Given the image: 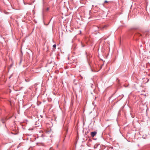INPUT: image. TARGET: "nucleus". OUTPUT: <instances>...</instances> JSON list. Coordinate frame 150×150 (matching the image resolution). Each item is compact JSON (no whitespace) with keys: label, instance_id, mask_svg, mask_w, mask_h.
Here are the masks:
<instances>
[{"label":"nucleus","instance_id":"obj_1","mask_svg":"<svg viewBox=\"0 0 150 150\" xmlns=\"http://www.w3.org/2000/svg\"><path fill=\"white\" fill-rule=\"evenodd\" d=\"M97 132H92L91 133V136L92 137H94L96 134Z\"/></svg>","mask_w":150,"mask_h":150},{"label":"nucleus","instance_id":"obj_2","mask_svg":"<svg viewBox=\"0 0 150 150\" xmlns=\"http://www.w3.org/2000/svg\"><path fill=\"white\" fill-rule=\"evenodd\" d=\"M6 120V118H5V119L3 118L1 120V121H2V123H4L5 122Z\"/></svg>","mask_w":150,"mask_h":150},{"label":"nucleus","instance_id":"obj_3","mask_svg":"<svg viewBox=\"0 0 150 150\" xmlns=\"http://www.w3.org/2000/svg\"><path fill=\"white\" fill-rule=\"evenodd\" d=\"M137 35L138 36H142V35L141 34H140V33H138L137 34Z\"/></svg>","mask_w":150,"mask_h":150},{"label":"nucleus","instance_id":"obj_4","mask_svg":"<svg viewBox=\"0 0 150 150\" xmlns=\"http://www.w3.org/2000/svg\"><path fill=\"white\" fill-rule=\"evenodd\" d=\"M56 45L55 44H54L53 45V47L54 48H56Z\"/></svg>","mask_w":150,"mask_h":150},{"label":"nucleus","instance_id":"obj_5","mask_svg":"<svg viewBox=\"0 0 150 150\" xmlns=\"http://www.w3.org/2000/svg\"><path fill=\"white\" fill-rule=\"evenodd\" d=\"M107 26L106 25H104V26H103V28H105V27H106Z\"/></svg>","mask_w":150,"mask_h":150},{"label":"nucleus","instance_id":"obj_6","mask_svg":"<svg viewBox=\"0 0 150 150\" xmlns=\"http://www.w3.org/2000/svg\"><path fill=\"white\" fill-rule=\"evenodd\" d=\"M108 2V1H105L104 2V3H107Z\"/></svg>","mask_w":150,"mask_h":150},{"label":"nucleus","instance_id":"obj_7","mask_svg":"<svg viewBox=\"0 0 150 150\" xmlns=\"http://www.w3.org/2000/svg\"><path fill=\"white\" fill-rule=\"evenodd\" d=\"M50 150H54V149L53 148H50Z\"/></svg>","mask_w":150,"mask_h":150},{"label":"nucleus","instance_id":"obj_8","mask_svg":"<svg viewBox=\"0 0 150 150\" xmlns=\"http://www.w3.org/2000/svg\"><path fill=\"white\" fill-rule=\"evenodd\" d=\"M25 80L26 81H27V79H25Z\"/></svg>","mask_w":150,"mask_h":150}]
</instances>
